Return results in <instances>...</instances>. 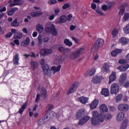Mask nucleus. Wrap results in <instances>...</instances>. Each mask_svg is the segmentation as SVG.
<instances>
[{"label":"nucleus","instance_id":"38","mask_svg":"<svg viewBox=\"0 0 129 129\" xmlns=\"http://www.w3.org/2000/svg\"><path fill=\"white\" fill-rule=\"evenodd\" d=\"M23 37V33L21 32L15 33L14 36V39H21Z\"/></svg>","mask_w":129,"mask_h":129},{"label":"nucleus","instance_id":"54","mask_svg":"<svg viewBox=\"0 0 129 129\" xmlns=\"http://www.w3.org/2000/svg\"><path fill=\"white\" fill-rule=\"evenodd\" d=\"M49 5H55L57 3V1L56 0H49L48 1Z\"/></svg>","mask_w":129,"mask_h":129},{"label":"nucleus","instance_id":"11","mask_svg":"<svg viewBox=\"0 0 129 129\" xmlns=\"http://www.w3.org/2000/svg\"><path fill=\"white\" fill-rule=\"evenodd\" d=\"M85 114V110L83 109H81L77 113V114L76 115V117L77 119H79V118H81V117H82V116H84Z\"/></svg>","mask_w":129,"mask_h":129},{"label":"nucleus","instance_id":"27","mask_svg":"<svg viewBox=\"0 0 129 129\" xmlns=\"http://www.w3.org/2000/svg\"><path fill=\"white\" fill-rule=\"evenodd\" d=\"M78 99L79 101L81 102V103H82L83 104H85V103H87V102H88V98L87 97H79Z\"/></svg>","mask_w":129,"mask_h":129},{"label":"nucleus","instance_id":"10","mask_svg":"<svg viewBox=\"0 0 129 129\" xmlns=\"http://www.w3.org/2000/svg\"><path fill=\"white\" fill-rule=\"evenodd\" d=\"M53 50L51 49H42L40 50V54L43 56L45 55H49V54H52Z\"/></svg>","mask_w":129,"mask_h":129},{"label":"nucleus","instance_id":"19","mask_svg":"<svg viewBox=\"0 0 129 129\" xmlns=\"http://www.w3.org/2000/svg\"><path fill=\"white\" fill-rule=\"evenodd\" d=\"M129 65L128 64H124L120 66L117 68V70L120 71L121 72L126 71L128 69Z\"/></svg>","mask_w":129,"mask_h":129},{"label":"nucleus","instance_id":"45","mask_svg":"<svg viewBox=\"0 0 129 129\" xmlns=\"http://www.w3.org/2000/svg\"><path fill=\"white\" fill-rule=\"evenodd\" d=\"M118 63H119V64H126L127 61H126L125 59H120L118 60Z\"/></svg>","mask_w":129,"mask_h":129},{"label":"nucleus","instance_id":"34","mask_svg":"<svg viewBox=\"0 0 129 129\" xmlns=\"http://www.w3.org/2000/svg\"><path fill=\"white\" fill-rule=\"evenodd\" d=\"M59 51L62 53V54H66L68 52H70V49L69 48H64L63 47H60L58 48Z\"/></svg>","mask_w":129,"mask_h":129},{"label":"nucleus","instance_id":"4","mask_svg":"<svg viewBox=\"0 0 129 129\" xmlns=\"http://www.w3.org/2000/svg\"><path fill=\"white\" fill-rule=\"evenodd\" d=\"M119 90V85L116 83L112 84L111 86V94H117Z\"/></svg>","mask_w":129,"mask_h":129},{"label":"nucleus","instance_id":"22","mask_svg":"<svg viewBox=\"0 0 129 129\" xmlns=\"http://www.w3.org/2000/svg\"><path fill=\"white\" fill-rule=\"evenodd\" d=\"M43 12L40 11H35L31 13V17L35 18V17H39V16H42Z\"/></svg>","mask_w":129,"mask_h":129},{"label":"nucleus","instance_id":"62","mask_svg":"<svg viewBox=\"0 0 129 129\" xmlns=\"http://www.w3.org/2000/svg\"><path fill=\"white\" fill-rule=\"evenodd\" d=\"M13 36V33H12L11 32H10L9 33L7 34L6 35V37L7 38H11V37H12Z\"/></svg>","mask_w":129,"mask_h":129},{"label":"nucleus","instance_id":"55","mask_svg":"<svg viewBox=\"0 0 129 129\" xmlns=\"http://www.w3.org/2000/svg\"><path fill=\"white\" fill-rule=\"evenodd\" d=\"M72 39L75 41V42H76L77 43V44H78V43H79L80 42V40H79V39L76 38L75 37H72Z\"/></svg>","mask_w":129,"mask_h":129},{"label":"nucleus","instance_id":"43","mask_svg":"<svg viewBox=\"0 0 129 129\" xmlns=\"http://www.w3.org/2000/svg\"><path fill=\"white\" fill-rule=\"evenodd\" d=\"M112 34L113 37H116V36H117V34H118V31L117 30V29L116 28L114 29Z\"/></svg>","mask_w":129,"mask_h":129},{"label":"nucleus","instance_id":"56","mask_svg":"<svg viewBox=\"0 0 129 129\" xmlns=\"http://www.w3.org/2000/svg\"><path fill=\"white\" fill-rule=\"evenodd\" d=\"M40 98H41V95L40 94H37L36 96V98L35 100L36 102H38L39 100H40Z\"/></svg>","mask_w":129,"mask_h":129},{"label":"nucleus","instance_id":"49","mask_svg":"<svg viewBox=\"0 0 129 129\" xmlns=\"http://www.w3.org/2000/svg\"><path fill=\"white\" fill-rule=\"evenodd\" d=\"M107 5H108V6H107L108 8L110 10L111 9V8H112V7H113L114 3L113 2H108Z\"/></svg>","mask_w":129,"mask_h":129},{"label":"nucleus","instance_id":"12","mask_svg":"<svg viewBox=\"0 0 129 129\" xmlns=\"http://www.w3.org/2000/svg\"><path fill=\"white\" fill-rule=\"evenodd\" d=\"M89 119H90V117H89V116H85L82 118L80 119L78 124H84V123H86V122H87V121H88Z\"/></svg>","mask_w":129,"mask_h":129},{"label":"nucleus","instance_id":"32","mask_svg":"<svg viewBox=\"0 0 129 129\" xmlns=\"http://www.w3.org/2000/svg\"><path fill=\"white\" fill-rule=\"evenodd\" d=\"M36 30L37 31L39 34H41L43 31H44V27H43V25L41 24H38L36 26Z\"/></svg>","mask_w":129,"mask_h":129},{"label":"nucleus","instance_id":"23","mask_svg":"<svg viewBox=\"0 0 129 129\" xmlns=\"http://www.w3.org/2000/svg\"><path fill=\"white\" fill-rule=\"evenodd\" d=\"M58 24H63L67 22V17L66 16H61L58 21H57Z\"/></svg>","mask_w":129,"mask_h":129},{"label":"nucleus","instance_id":"33","mask_svg":"<svg viewBox=\"0 0 129 129\" xmlns=\"http://www.w3.org/2000/svg\"><path fill=\"white\" fill-rule=\"evenodd\" d=\"M102 71L103 72V73H107V72H109V69L107 63H105L104 64L102 68Z\"/></svg>","mask_w":129,"mask_h":129},{"label":"nucleus","instance_id":"61","mask_svg":"<svg viewBox=\"0 0 129 129\" xmlns=\"http://www.w3.org/2000/svg\"><path fill=\"white\" fill-rule=\"evenodd\" d=\"M91 8L93 10H95V9H96V4L95 3H91Z\"/></svg>","mask_w":129,"mask_h":129},{"label":"nucleus","instance_id":"3","mask_svg":"<svg viewBox=\"0 0 129 129\" xmlns=\"http://www.w3.org/2000/svg\"><path fill=\"white\" fill-rule=\"evenodd\" d=\"M104 119L102 115H99L98 117H92L91 119L92 124L93 125H97L100 123V122H103Z\"/></svg>","mask_w":129,"mask_h":129},{"label":"nucleus","instance_id":"2","mask_svg":"<svg viewBox=\"0 0 129 129\" xmlns=\"http://www.w3.org/2000/svg\"><path fill=\"white\" fill-rule=\"evenodd\" d=\"M45 31L47 33H50L52 36H57V34H58V32L55 27V25H53L52 23H48L47 24V26L45 28Z\"/></svg>","mask_w":129,"mask_h":129},{"label":"nucleus","instance_id":"5","mask_svg":"<svg viewBox=\"0 0 129 129\" xmlns=\"http://www.w3.org/2000/svg\"><path fill=\"white\" fill-rule=\"evenodd\" d=\"M42 69L43 70L44 74L46 76H50L52 74L51 72V70L49 68V65L48 64H43L42 66Z\"/></svg>","mask_w":129,"mask_h":129},{"label":"nucleus","instance_id":"26","mask_svg":"<svg viewBox=\"0 0 129 129\" xmlns=\"http://www.w3.org/2000/svg\"><path fill=\"white\" fill-rule=\"evenodd\" d=\"M100 109L101 111L102 112H108V108H107V106L106 105L103 104H101L100 106Z\"/></svg>","mask_w":129,"mask_h":129},{"label":"nucleus","instance_id":"64","mask_svg":"<svg viewBox=\"0 0 129 129\" xmlns=\"http://www.w3.org/2000/svg\"><path fill=\"white\" fill-rule=\"evenodd\" d=\"M124 87L127 88V87H129V82H126L123 85Z\"/></svg>","mask_w":129,"mask_h":129},{"label":"nucleus","instance_id":"20","mask_svg":"<svg viewBox=\"0 0 129 129\" xmlns=\"http://www.w3.org/2000/svg\"><path fill=\"white\" fill-rule=\"evenodd\" d=\"M30 66L32 70H35V69H37L38 67H39V63H38L37 61H31L30 62Z\"/></svg>","mask_w":129,"mask_h":129},{"label":"nucleus","instance_id":"7","mask_svg":"<svg viewBox=\"0 0 129 129\" xmlns=\"http://www.w3.org/2000/svg\"><path fill=\"white\" fill-rule=\"evenodd\" d=\"M104 44V40L101 38L98 39L95 43L94 49H99Z\"/></svg>","mask_w":129,"mask_h":129},{"label":"nucleus","instance_id":"13","mask_svg":"<svg viewBox=\"0 0 129 129\" xmlns=\"http://www.w3.org/2000/svg\"><path fill=\"white\" fill-rule=\"evenodd\" d=\"M48 116L45 115L43 118L40 119L38 121V124L39 125H43V124H45L48 121Z\"/></svg>","mask_w":129,"mask_h":129},{"label":"nucleus","instance_id":"36","mask_svg":"<svg viewBox=\"0 0 129 129\" xmlns=\"http://www.w3.org/2000/svg\"><path fill=\"white\" fill-rule=\"evenodd\" d=\"M118 9L120 10L119 15L120 16H122L124 13V6H123V5H121L120 6L118 7Z\"/></svg>","mask_w":129,"mask_h":129},{"label":"nucleus","instance_id":"48","mask_svg":"<svg viewBox=\"0 0 129 129\" xmlns=\"http://www.w3.org/2000/svg\"><path fill=\"white\" fill-rule=\"evenodd\" d=\"M124 33L125 34H129V23L125 27Z\"/></svg>","mask_w":129,"mask_h":129},{"label":"nucleus","instance_id":"17","mask_svg":"<svg viewBox=\"0 0 129 129\" xmlns=\"http://www.w3.org/2000/svg\"><path fill=\"white\" fill-rule=\"evenodd\" d=\"M115 79H116L115 72H112L109 76V84H110V83H112L113 81H115Z\"/></svg>","mask_w":129,"mask_h":129},{"label":"nucleus","instance_id":"50","mask_svg":"<svg viewBox=\"0 0 129 129\" xmlns=\"http://www.w3.org/2000/svg\"><path fill=\"white\" fill-rule=\"evenodd\" d=\"M96 12L97 14H98V15H100V16L104 15V13H103V12H102L100 9L96 10Z\"/></svg>","mask_w":129,"mask_h":129},{"label":"nucleus","instance_id":"57","mask_svg":"<svg viewBox=\"0 0 129 129\" xmlns=\"http://www.w3.org/2000/svg\"><path fill=\"white\" fill-rule=\"evenodd\" d=\"M7 11V8L6 7H0V13H3V12H6Z\"/></svg>","mask_w":129,"mask_h":129},{"label":"nucleus","instance_id":"24","mask_svg":"<svg viewBox=\"0 0 129 129\" xmlns=\"http://www.w3.org/2000/svg\"><path fill=\"white\" fill-rule=\"evenodd\" d=\"M29 44H30V38L27 37L25 40L22 42L21 46L23 47H28Z\"/></svg>","mask_w":129,"mask_h":129},{"label":"nucleus","instance_id":"15","mask_svg":"<svg viewBox=\"0 0 129 129\" xmlns=\"http://www.w3.org/2000/svg\"><path fill=\"white\" fill-rule=\"evenodd\" d=\"M124 118V113L122 112H120L118 113L116 115V120L118 121H121Z\"/></svg>","mask_w":129,"mask_h":129},{"label":"nucleus","instance_id":"42","mask_svg":"<svg viewBox=\"0 0 129 129\" xmlns=\"http://www.w3.org/2000/svg\"><path fill=\"white\" fill-rule=\"evenodd\" d=\"M64 43L67 46H69V47H71V46H72V42L69 39H64Z\"/></svg>","mask_w":129,"mask_h":129},{"label":"nucleus","instance_id":"29","mask_svg":"<svg viewBox=\"0 0 129 129\" xmlns=\"http://www.w3.org/2000/svg\"><path fill=\"white\" fill-rule=\"evenodd\" d=\"M61 70V65H58L57 67H52L51 71H53V74H55L56 72H59Z\"/></svg>","mask_w":129,"mask_h":129},{"label":"nucleus","instance_id":"59","mask_svg":"<svg viewBox=\"0 0 129 129\" xmlns=\"http://www.w3.org/2000/svg\"><path fill=\"white\" fill-rule=\"evenodd\" d=\"M71 19H72V15H68L67 17V21H69V22H70V21H71Z\"/></svg>","mask_w":129,"mask_h":129},{"label":"nucleus","instance_id":"21","mask_svg":"<svg viewBox=\"0 0 129 129\" xmlns=\"http://www.w3.org/2000/svg\"><path fill=\"white\" fill-rule=\"evenodd\" d=\"M122 52V50L120 49H116L115 50L111 51V55L112 57H115L117 54H120Z\"/></svg>","mask_w":129,"mask_h":129},{"label":"nucleus","instance_id":"25","mask_svg":"<svg viewBox=\"0 0 129 129\" xmlns=\"http://www.w3.org/2000/svg\"><path fill=\"white\" fill-rule=\"evenodd\" d=\"M96 71L95 70V69L93 68L90 70H89V71H88L86 74V77H88L89 76H92V75H94V74L95 73V72Z\"/></svg>","mask_w":129,"mask_h":129},{"label":"nucleus","instance_id":"9","mask_svg":"<svg viewBox=\"0 0 129 129\" xmlns=\"http://www.w3.org/2000/svg\"><path fill=\"white\" fill-rule=\"evenodd\" d=\"M126 73H124L122 74L120 76V78L119 79V83L120 85H122L125 81H126Z\"/></svg>","mask_w":129,"mask_h":129},{"label":"nucleus","instance_id":"37","mask_svg":"<svg viewBox=\"0 0 129 129\" xmlns=\"http://www.w3.org/2000/svg\"><path fill=\"white\" fill-rule=\"evenodd\" d=\"M119 42L121 44L125 45V44H127V43H128V39H127L125 37H121V38L119 39Z\"/></svg>","mask_w":129,"mask_h":129},{"label":"nucleus","instance_id":"41","mask_svg":"<svg viewBox=\"0 0 129 129\" xmlns=\"http://www.w3.org/2000/svg\"><path fill=\"white\" fill-rule=\"evenodd\" d=\"M38 48L40 49L41 46H42V36L39 35L38 37Z\"/></svg>","mask_w":129,"mask_h":129},{"label":"nucleus","instance_id":"40","mask_svg":"<svg viewBox=\"0 0 129 129\" xmlns=\"http://www.w3.org/2000/svg\"><path fill=\"white\" fill-rule=\"evenodd\" d=\"M26 107H27V104L26 103L23 104L21 109L19 111V113H20V114H22V113L24 112V111L25 110V109H26Z\"/></svg>","mask_w":129,"mask_h":129},{"label":"nucleus","instance_id":"60","mask_svg":"<svg viewBox=\"0 0 129 129\" xmlns=\"http://www.w3.org/2000/svg\"><path fill=\"white\" fill-rule=\"evenodd\" d=\"M49 40H50V37H44L43 39V42H44L45 43H47V42H48V41H49Z\"/></svg>","mask_w":129,"mask_h":129},{"label":"nucleus","instance_id":"39","mask_svg":"<svg viewBox=\"0 0 129 129\" xmlns=\"http://www.w3.org/2000/svg\"><path fill=\"white\" fill-rule=\"evenodd\" d=\"M11 26L12 27H19L20 26V23L18 22V19H16L11 23Z\"/></svg>","mask_w":129,"mask_h":129},{"label":"nucleus","instance_id":"1","mask_svg":"<svg viewBox=\"0 0 129 129\" xmlns=\"http://www.w3.org/2000/svg\"><path fill=\"white\" fill-rule=\"evenodd\" d=\"M85 52V49L83 47H80L77 50L73 52L70 55V58L72 60H75L79 58L81 55H83Z\"/></svg>","mask_w":129,"mask_h":129},{"label":"nucleus","instance_id":"6","mask_svg":"<svg viewBox=\"0 0 129 129\" xmlns=\"http://www.w3.org/2000/svg\"><path fill=\"white\" fill-rule=\"evenodd\" d=\"M79 85V83L78 82H75L74 84L70 87V89L68 90L67 92V94H71V93H73V92H75L76 89H77V87Z\"/></svg>","mask_w":129,"mask_h":129},{"label":"nucleus","instance_id":"30","mask_svg":"<svg viewBox=\"0 0 129 129\" xmlns=\"http://www.w3.org/2000/svg\"><path fill=\"white\" fill-rule=\"evenodd\" d=\"M63 60L62 59V56H57L54 60V64H61V63H63Z\"/></svg>","mask_w":129,"mask_h":129},{"label":"nucleus","instance_id":"28","mask_svg":"<svg viewBox=\"0 0 129 129\" xmlns=\"http://www.w3.org/2000/svg\"><path fill=\"white\" fill-rule=\"evenodd\" d=\"M101 94L104 95L105 97L108 96V95H109V91H108V89L103 88L101 92Z\"/></svg>","mask_w":129,"mask_h":129},{"label":"nucleus","instance_id":"18","mask_svg":"<svg viewBox=\"0 0 129 129\" xmlns=\"http://www.w3.org/2000/svg\"><path fill=\"white\" fill-rule=\"evenodd\" d=\"M99 102V101L98 100V99H95V100H94L93 102L90 105V107L91 109H95V108L97 107V105H98Z\"/></svg>","mask_w":129,"mask_h":129},{"label":"nucleus","instance_id":"16","mask_svg":"<svg viewBox=\"0 0 129 129\" xmlns=\"http://www.w3.org/2000/svg\"><path fill=\"white\" fill-rule=\"evenodd\" d=\"M101 80H102V77L97 76L93 78L92 82L94 83V84H97V83H99Z\"/></svg>","mask_w":129,"mask_h":129},{"label":"nucleus","instance_id":"47","mask_svg":"<svg viewBox=\"0 0 129 129\" xmlns=\"http://www.w3.org/2000/svg\"><path fill=\"white\" fill-rule=\"evenodd\" d=\"M106 120H109V119H111V118H112V115H111V114H106L105 116Z\"/></svg>","mask_w":129,"mask_h":129},{"label":"nucleus","instance_id":"44","mask_svg":"<svg viewBox=\"0 0 129 129\" xmlns=\"http://www.w3.org/2000/svg\"><path fill=\"white\" fill-rule=\"evenodd\" d=\"M129 19V14L128 13H124L123 20L124 22H126L127 20Z\"/></svg>","mask_w":129,"mask_h":129},{"label":"nucleus","instance_id":"14","mask_svg":"<svg viewBox=\"0 0 129 129\" xmlns=\"http://www.w3.org/2000/svg\"><path fill=\"white\" fill-rule=\"evenodd\" d=\"M40 96L43 98H46L47 97L48 94L47 93V90L45 88H41L40 90Z\"/></svg>","mask_w":129,"mask_h":129},{"label":"nucleus","instance_id":"58","mask_svg":"<svg viewBox=\"0 0 129 129\" xmlns=\"http://www.w3.org/2000/svg\"><path fill=\"white\" fill-rule=\"evenodd\" d=\"M108 7L106 5H104L102 6V10L103 11H106L107 10H108Z\"/></svg>","mask_w":129,"mask_h":129},{"label":"nucleus","instance_id":"46","mask_svg":"<svg viewBox=\"0 0 129 129\" xmlns=\"http://www.w3.org/2000/svg\"><path fill=\"white\" fill-rule=\"evenodd\" d=\"M122 99V94H118L117 96H116V101H120Z\"/></svg>","mask_w":129,"mask_h":129},{"label":"nucleus","instance_id":"35","mask_svg":"<svg viewBox=\"0 0 129 129\" xmlns=\"http://www.w3.org/2000/svg\"><path fill=\"white\" fill-rule=\"evenodd\" d=\"M128 122V120L127 119H124L123 123L120 126V129H125V127L127 126V123Z\"/></svg>","mask_w":129,"mask_h":129},{"label":"nucleus","instance_id":"53","mask_svg":"<svg viewBox=\"0 0 129 129\" xmlns=\"http://www.w3.org/2000/svg\"><path fill=\"white\" fill-rule=\"evenodd\" d=\"M70 7V5L68 3H66L62 6L63 10H66V9H68Z\"/></svg>","mask_w":129,"mask_h":129},{"label":"nucleus","instance_id":"63","mask_svg":"<svg viewBox=\"0 0 129 129\" xmlns=\"http://www.w3.org/2000/svg\"><path fill=\"white\" fill-rule=\"evenodd\" d=\"M53 107L54 106L52 104H49L48 107V110H51Z\"/></svg>","mask_w":129,"mask_h":129},{"label":"nucleus","instance_id":"8","mask_svg":"<svg viewBox=\"0 0 129 129\" xmlns=\"http://www.w3.org/2000/svg\"><path fill=\"white\" fill-rule=\"evenodd\" d=\"M118 110L119 111H127L128 110V105L125 104H121L118 105Z\"/></svg>","mask_w":129,"mask_h":129},{"label":"nucleus","instance_id":"31","mask_svg":"<svg viewBox=\"0 0 129 129\" xmlns=\"http://www.w3.org/2000/svg\"><path fill=\"white\" fill-rule=\"evenodd\" d=\"M19 60H20L19 54L16 53L13 57L14 64L19 65Z\"/></svg>","mask_w":129,"mask_h":129},{"label":"nucleus","instance_id":"51","mask_svg":"<svg viewBox=\"0 0 129 129\" xmlns=\"http://www.w3.org/2000/svg\"><path fill=\"white\" fill-rule=\"evenodd\" d=\"M93 116L94 117H98V111L94 110L92 112Z\"/></svg>","mask_w":129,"mask_h":129},{"label":"nucleus","instance_id":"52","mask_svg":"<svg viewBox=\"0 0 129 129\" xmlns=\"http://www.w3.org/2000/svg\"><path fill=\"white\" fill-rule=\"evenodd\" d=\"M15 14V9H11L8 13V16H12Z\"/></svg>","mask_w":129,"mask_h":129}]
</instances>
